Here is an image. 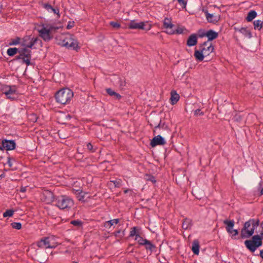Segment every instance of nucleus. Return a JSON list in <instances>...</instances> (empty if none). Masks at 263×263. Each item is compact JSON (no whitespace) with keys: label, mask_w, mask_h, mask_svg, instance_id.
Instances as JSON below:
<instances>
[{"label":"nucleus","mask_w":263,"mask_h":263,"mask_svg":"<svg viewBox=\"0 0 263 263\" xmlns=\"http://www.w3.org/2000/svg\"><path fill=\"white\" fill-rule=\"evenodd\" d=\"M58 44L76 51H78V49L80 48V46L78 45V42L71 37H65L62 39L61 43L59 42Z\"/></svg>","instance_id":"5"},{"label":"nucleus","mask_w":263,"mask_h":263,"mask_svg":"<svg viewBox=\"0 0 263 263\" xmlns=\"http://www.w3.org/2000/svg\"><path fill=\"white\" fill-rule=\"evenodd\" d=\"M115 236L116 237H118L119 238H122L124 237L125 234L124 231L118 230L114 233Z\"/></svg>","instance_id":"40"},{"label":"nucleus","mask_w":263,"mask_h":263,"mask_svg":"<svg viewBox=\"0 0 263 263\" xmlns=\"http://www.w3.org/2000/svg\"><path fill=\"white\" fill-rule=\"evenodd\" d=\"M135 239L137 241L138 244L140 246H143L144 245V241L147 240L146 239H144L142 237H141L139 234L136 235Z\"/></svg>","instance_id":"33"},{"label":"nucleus","mask_w":263,"mask_h":263,"mask_svg":"<svg viewBox=\"0 0 263 263\" xmlns=\"http://www.w3.org/2000/svg\"><path fill=\"white\" fill-rule=\"evenodd\" d=\"M204 115V112L201 111L200 109H197L194 111V115L198 116H203Z\"/></svg>","instance_id":"50"},{"label":"nucleus","mask_w":263,"mask_h":263,"mask_svg":"<svg viewBox=\"0 0 263 263\" xmlns=\"http://www.w3.org/2000/svg\"><path fill=\"white\" fill-rule=\"evenodd\" d=\"M192 226V220L188 218H185L182 222V228L184 230H187Z\"/></svg>","instance_id":"27"},{"label":"nucleus","mask_w":263,"mask_h":263,"mask_svg":"<svg viewBox=\"0 0 263 263\" xmlns=\"http://www.w3.org/2000/svg\"><path fill=\"white\" fill-rule=\"evenodd\" d=\"M11 158L9 157H8V161H7V163L8 164L9 167H12V162H11Z\"/></svg>","instance_id":"60"},{"label":"nucleus","mask_w":263,"mask_h":263,"mask_svg":"<svg viewBox=\"0 0 263 263\" xmlns=\"http://www.w3.org/2000/svg\"><path fill=\"white\" fill-rule=\"evenodd\" d=\"M43 195L44 197V201L47 203H50L54 201V196L52 192L49 190H45Z\"/></svg>","instance_id":"15"},{"label":"nucleus","mask_w":263,"mask_h":263,"mask_svg":"<svg viewBox=\"0 0 263 263\" xmlns=\"http://www.w3.org/2000/svg\"><path fill=\"white\" fill-rule=\"evenodd\" d=\"M171 23H172L171 21V20L168 18H167V17H165L164 18V22H163V26H164V27L165 28L167 26V25L169 24H171Z\"/></svg>","instance_id":"52"},{"label":"nucleus","mask_w":263,"mask_h":263,"mask_svg":"<svg viewBox=\"0 0 263 263\" xmlns=\"http://www.w3.org/2000/svg\"><path fill=\"white\" fill-rule=\"evenodd\" d=\"M199 248L200 245L199 241L197 239L194 240L193 242L192 247L193 252L196 255H198L199 253Z\"/></svg>","instance_id":"22"},{"label":"nucleus","mask_w":263,"mask_h":263,"mask_svg":"<svg viewBox=\"0 0 263 263\" xmlns=\"http://www.w3.org/2000/svg\"><path fill=\"white\" fill-rule=\"evenodd\" d=\"M143 246H144L146 251L147 252L149 251L150 253H152L153 252L155 251L157 248L156 246L152 243V242L148 240L144 241V245Z\"/></svg>","instance_id":"18"},{"label":"nucleus","mask_w":263,"mask_h":263,"mask_svg":"<svg viewBox=\"0 0 263 263\" xmlns=\"http://www.w3.org/2000/svg\"><path fill=\"white\" fill-rule=\"evenodd\" d=\"M194 56L197 61H202L204 59L205 55L202 51L201 49L199 48V50H195Z\"/></svg>","instance_id":"21"},{"label":"nucleus","mask_w":263,"mask_h":263,"mask_svg":"<svg viewBox=\"0 0 263 263\" xmlns=\"http://www.w3.org/2000/svg\"><path fill=\"white\" fill-rule=\"evenodd\" d=\"M148 122L152 127H154V133H155L158 129V127H159L161 125V118L158 116L153 115H150Z\"/></svg>","instance_id":"8"},{"label":"nucleus","mask_w":263,"mask_h":263,"mask_svg":"<svg viewBox=\"0 0 263 263\" xmlns=\"http://www.w3.org/2000/svg\"><path fill=\"white\" fill-rule=\"evenodd\" d=\"M42 6L45 9H46L48 11H49V10L52 9L53 7L48 3H44L43 2L41 3Z\"/></svg>","instance_id":"45"},{"label":"nucleus","mask_w":263,"mask_h":263,"mask_svg":"<svg viewBox=\"0 0 263 263\" xmlns=\"http://www.w3.org/2000/svg\"><path fill=\"white\" fill-rule=\"evenodd\" d=\"M73 96V92L67 88L60 89L55 95L57 102L61 104H65L69 102Z\"/></svg>","instance_id":"3"},{"label":"nucleus","mask_w":263,"mask_h":263,"mask_svg":"<svg viewBox=\"0 0 263 263\" xmlns=\"http://www.w3.org/2000/svg\"><path fill=\"white\" fill-rule=\"evenodd\" d=\"M26 188H27L26 186H21L20 189V191L21 192L24 193L26 191Z\"/></svg>","instance_id":"62"},{"label":"nucleus","mask_w":263,"mask_h":263,"mask_svg":"<svg viewBox=\"0 0 263 263\" xmlns=\"http://www.w3.org/2000/svg\"><path fill=\"white\" fill-rule=\"evenodd\" d=\"M167 128V125H166L165 124V123H162L161 122V125L159 126V127H158V129H160V128H162V129H166Z\"/></svg>","instance_id":"58"},{"label":"nucleus","mask_w":263,"mask_h":263,"mask_svg":"<svg viewBox=\"0 0 263 263\" xmlns=\"http://www.w3.org/2000/svg\"><path fill=\"white\" fill-rule=\"evenodd\" d=\"M144 179L146 181H151L153 183H155L156 182V180L155 179V177L150 174H145L144 175Z\"/></svg>","instance_id":"34"},{"label":"nucleus","mask_w":263,"mask_h":263,"mask_svg":"<svg viewBox=\"0 0 263 263\" xmlns=\"http://www.w3.org/2000/svg\"><path fill=\"white\" fill-rule=\"evenodd\" d=\"M254 195L260 197L263 195V181H260L254 191Z\"/></svg>","instance_id":"19"},{"label":"nucleus","mask_w":263,"mask_h":263,"mask_svg":"<svg viewBox=\"0 0 263 263\" xmlns=\"http://www.w3.org/2000/svg\"><path fill=\"white\" fill-rule=\"evenodd\" d=\"M184 30V29L183 28L178 27L177 29H175V30H174V31H175V33L176 34L183 33Z\"/></svg>","instance_id":"51"},{"label":"nucleus","mask_w":263,"mask_h":263,"mask_svg":"<svg viewBox=\"0 0 263 263\" xmlns=\"http://www.w3.org/2000/svg\"><path fill=\"white\" fill-rule=\"evenodd\" d=\"M74 22L73 21L70 22L69 21L68 23V25L66 27L67 29H70L74 26Z\"/></svg>","instance_id":"54"},{"label":"nucleus","mask_w":263,"mask_h":263,"mask_svg":"<svg viewBox=\"0 0 263 263\" xmlns=\"http://www.w3.org/2000/svg\"><path fill=\"white\" fill-rule=\"evenodd\" d=\"M199 36L200 37L206 36L208 39V41L209 42L216 39L218 36V34L215 31L210 29L207 31L206 32H203V34H199Z\"/></svg>","instance_id":"14"},{"label":"nucleus","mask_w":263,"mask_h":263,"mask_svg":"<svg viewBox=\"0 0 263 263\" xmlns=\"http://www.w3.org/2000/svg\"><path fill=\"white\" fill-rule=\"evenodd\" d=\"M18 53H20V55L16 57V60H19V59L23 60V55H21V54H22V53L21 52H18Z\"/></svg>","instance_id":"63"},{"label":"nucleus","mask_w":263,"mask_h":263,"mask_svg":"<svg viewBox=\"0 0 263 263\" xmlns=\"http://www.w3.org/2000/svg\"><path fill=\"white\" fill-rule=\"evenodd\" d=\"M23 62L25 63L27 66L31 65L30 59H25L24 57L23 58Z\"/></svg>","instance_id":"55"},{"label":"nucleus","mask_w":263,"mask_h":263,"mask_svg":"<svg viewBox=\"0 0 263 263\" xmlns=\"http://www.w3.org/2000/svg\"><path fill=\"white\" fill-rule=\"evenodd\" d=\"M166 143L164 139L160 135H158L151 140V146L153 147H155L157 145H163Z\"/></svg>","instance_id":"13"},{"label":"nucleus","mask_w":263,"mask_h":263,"mask_svg":"<svg viewBox=\"0 0 263 263\" xmlns=\"http://www.w3.org/2000/svg\"><path fill=\"white\" fill-rule=\"evenodd\" d=\"M105 90L106 92L109 96L113 97L116 100H119L121 99L122 96L119 93L114 91L111 88H108Z\"/></svg>","instance_id":"20"},{"label":"nucleus","mask_w":263,"mask_h":263,"mask_svg":"<svg viewBox=\"0 0 263 263\" xmlns=\"http://www.w3.org/2000/svg\"><path fill=\"white\" fill-rule=\"evenodd\" d=\"M51 11L54 13L58 15V17H60V14H59V9L58 8H52V9H51Z\"/></svg>","instance_id":"56"},{"label":"nucleus","mask_w":263,"mask_h":263,"mask_svg":"<svg viewBox=\"0 0 263 263\" xmlns=\"http://www.w3.org/2000/svg\"><path fill=\"white\" fill-rule=\"evenodd\" d=\"M177 2L181 6L182 8L185 9L186 8L187 4L186 0H177Z\"/></svg>","instance_id":"49"},{"label":"nucleus","mask_w":263,"mask_h":263,"mask_svg":"<svg viewBox=\"0 0 263 263\" xmlns=\"http://www.w3.org/2000/svg\"><path fill=\"white\" fill-rule=\"evenodd\" d=\"M11 226L13 229L20 230L22 228V224L20 222H12Z\"/></svg>","instance_id":"44"},{"label":"nucleus","mask_w":263,"mask_h":263,"mask_svg":"<svg viewBox=\"0 0 263 263\" xmlns=\"http://www.w3.org/2000/svg\"><path fill=\"white\" fill-rule=\"evenodd\" d=\"M2 144L3 149H6L7 151L13 150L16 147V143L14 140L4 139L2 140Z\"/></svg>","instance_id":"11"},{"label":"nucleus","mask_w":263,"mask_h":263,"mask_svg":"<svg viewBox=\"0 0 263 263\" xmlns=\"http://www.w3.org/2000/svg\"><path fill=\"white\" fill-rule=\"evenodd\" d=\"M197 35L196 34H192L188 37L186 41V45L189 47L194 46L197 44Z\"/></svg>","instance_id":"17"},{"label":"nucleus","mask_w":263,"mask_h":263,"mask_svg":"<svg viewBox=\"0 0 263 263\" xmlns=\"http://www.w3.org/2000/svg\"><path fill=\"white\" fill-rule=\"evenodd\" d=\"M23 57H24L25 59H31V53H29L28 54L26 53V54H24Z\"/></svg>","instance_id":"59"},{"label":"nucleus","mask_w":263,"mask_h":263,"mask_svg":"<svg viewBox=\"0 0 263 263\" xmlns=\"http://www.w3.org/2000/svg\"><path fill=\"white\" fill-rule=\"evenodd\" d=\"M259 224L262 229L260 234L253 236L250 239L246 240L244 242L246 248L252 253L262 245L263 221Z\"/></svg>","instance_id":"2"},{"label":"nucleus","mask_w":263,"mask_h":263,"mask_svg":"<svg viewBox=\"0 0 263 263\" xmlns=\"http://www.w3.org/2000/svg\"><path fill=\"white\" fill-rule=\"evenodd\" d=\"M239 32L244 34L245 36H248L249 38L252 37L251 32L247 30V27H241L239 30Z\"/></svg>","instance_id":"31"},{"label":"nucleus","mask_w":263,"mask_h":263,"mask_svg":"<svg viewBox=\"0 0 263 263\" xmlns=\"http://www.w3.org/2000/svg\"><path fill=\"white\" fill-rule=\"evenodd\" d=\"M55 205L61 210H69L74 204L73 200L66 195L58 196L55 199Z\"/></svg>","instance_id":"4"},{"label":"nucleus","mask_w":263,"mask_h":263,"mask_svg":"<svg viewBox=\"0 0 263 263\" xmlns=\"http://www.w3.org/2000/svg\"><path fill=\"white\" fill-rule=\"evenodd\" d=\"M259 219H250L245 222L240 231V238L242 239L252 237L255 229L259 225Z\"/></svg>","instance_id":"1"},{"label":"nucleus","mask_w":263,"mask_h":263,"mask_svg":"<svg viewBox=\"0 0 263 263\" xmlns=\"http://www.w3.org/2000/svg\"><path fill=\"white\" fill-rule=\"evenodd\" d=\"M200 49H201L205 56H208L212 53L214 49V46L212 43H210L208 41L204 42L203 43L200 44L199 46Z\"/></svg>","instance_id":"9"},{"label":"nucleus","mask_w":263,"mask_h":263,"mask_svg":"<svg viewBox=\"0 0 263 263\" xmlns=\"http://www.w3.org/2000/svg\"><path fill=\"white\" fill-rule=\"evenodd\" d=\"M257 16V13L254 10H251L247 14L246 20L248 22H251Z\"/></svg>","instance_id":"28"},{"label":"nucleus","mask_w":263,"mask_h":263,"mask_svg":"<svg viewBox=\"0 0 263 263\" xmlns=\"http://www.w3.org/2000/svg\"><path fill=\"white\" fill-rule=\"evenodd\" d=\"M3 89L4 91V93L7 96L8 99H11L12 100L14 99V98L12 97L11 95L16 93V87L15 85L5 86Z\"/></svg>","instance_id":"12"},{"label":"nucleus","mask_w":263,"mask_h":263,"mask_svg":"<svg viewBox=\"0 0 263 263\" xmlns=\"http://www.w3.org/2000/svg\"><path fill=\"white\" fill-rule=\"evenodd\" d=\"M254 28L260 30L263 26V21L261 20H256L253 22Z\"/></svg>","instance_id":"30"},{"label":"nucleus","mask_w":263,"mask_h":263,"mask_svg":"<svg viewBox=\"0 0 263 263\" xmlns=\"http://www.w3.org/2000/svg\"><path fill=\"white\" fill-rule=\"evenodd\" d=\"M87 148L90 151L94 152L93 150V145L90 143H88L87 144Z\"/></svg>","instance_id":"57"},{"label":"nucleus","mask_w":263,"mask_h":263,"mask_svg":"<svg viewBox=\"0 0 263 263\" xmlns=\"http://www.w3.org/2000/svg\"><path fill=\"white\" fill-rule=\"evenodd\" d=\"M14 211L12 209H9L6 210V212H5L3 213V217H12L13 215L14 214Z\"/></svg>","instance_id":"35"},{"label":"nucleus","mask_w":263,"mask_h":263,"mask_svg":"<svg viewBox=\"0 0 263 263\" xmlns=\"http://www.w3.org/2000/svg\"><path fill=\"white\" fill-rule=\"evenodd\" d=\"M147 23L143 22L137 23L135 20L131 21L128 25V28L131 29H141L149 30L151 28V25L147 24Z\"/></svg>","instance_id":"7"},{"label":"nucleus","mask_w":263,"mask_h":263,"mask_svg":"<svg viewBox=\"0 0 263 263\" xmlns=\"http://www.w3.org/2000/svg\"><path fill=\"white\" fill-rule=\"evenodd\" d=\"M21 39L19 37H16L15 39L11 40V41L9 43L10 46L16 45L20 43Z\"/></svg>","instance_id":"42"},{"label":"nucleus","mask_w":263,"mask_h":263,"mask_svg":"<svg viewBox=\"0 0 263 263\" xmlns=\"http://www.w3.org/2000/svg\"><path fill=\"white\" fill-rule=\"evenodd\" d=\"M17 52H19V49L16 47L10 48L7 51V54L10 57L14 56Z\"/></svg>","instance_id":"29"},{"label":"nucleus","mask_w":263,"mask_h":263,"mask_svg":"<svg viewBox=\"0 0 263 263\" xmlns=\"http://www.w3.org/2000/svg\"><path fill=\"white\" fill-rule=\"evenodd\" d=\"M58 238L54 236H50L47 237V240L48 241L49 248H55L58 246L59 243L57 241Z\"/></svg>","instance_id":"16"},{"label":"nucleus","mask_w":263,"mask_h":263,"mask_svg":"<svg viewBox=\"0 0 263 263\" xmlns=\"http://www.w3.org/2000/svg\"><path fill=\"white\" fill-rule=\"evenodd\" d=\"M77 192H79L77 198L79 201H81L83 202H84L85 200H84L85 197V193H84L82 191H77Z\"/></svg>","instance_id":"38"},{"label":"nucleus","mask_w":263,"mask_h":263,"mask_svg":"<svg viewBox=\"0 0 263 263\" xmlns=\"http://www.w3.org/2000/svg\"><path fill=\"white\" fill-rule=\"evenodd\" d=\"M110 182H112L116 187H120L121 185V180L120 179H117L115 180L110 181Z\"/></svg>","instance_id":"47"},{"label":"nucleus","mask_w":263,"mask_h":263,"mask_svg":"<svg viewBox=\"0 0 263 263\" xmlns=\"http://www.w3.org/2000/svg\"><path fill=\"white\" fill-rule=\"evenodd\" d=\"M109 25L114 29H118L121 27V24L118 22H110Z\"/></svg>","instance_id":"39"},{"label":"nucleus","mask_w":263,"mask_h":263,"mask_svg":"<svg viewBox=\"0 0 263 263\" xmlns=\"http://www.w3.org/2000/svg\"><path fill=\"white\" fill-rule=\"evenodd\" d=\"M40 36L45 42H49L53 38V35L47 30V27H43L39 31Z\"/></svg>","instance_id":"10"},{"label":"nucleus","mask_w":263,"mask_h":263,"mask_svg":"<svg viewBox=\"0 0 263 263\" xmlns=\"http://www.w3.org/2000/svg\"><path fill=\"white\" fill-rule=\"evenodd\" d=\"M114 220H109L107 221H106L104 223V226L105 228H110L112 226V223H111V221H113Z\"/></svg>","instance_id":"53"},{"label":"nucleus","mask_w":263,"mask_h":263,"mask_svg":"<svg viewBox=\"0 0 263 263\" xmlns=\"http://www.w3.org/2000/svg\"><path fill=\"white\" fill-rule=\"evenodd\" d=\"M175 27V25H173L172 23L169 24L167 25V26L166 27V29H167L168 30L167 31V33L170 34H175V31L174 29V27Z\"/></svg>","instance_id":"32"},{"label":"nucleus","mask_w":263,"mask_h":263,"mask_svg":"<svg viewBox=\"0 0 263 263\" xmlns=\"http://www.w3.org/2000/svg\"><path fill=\"white\" fill-rule=\"evenodd\" d=\"M70 223L74 226L80 227L82 226L83 222L79 220H74L70 221Z\"/></svg>","instance_id":"41"},{"label":"nucleus","mask_w":263,"mask_h":263,"mask_svg":"<svg viewBox=\"0 0 263 263\" xmlns=\"http://www.w3.org/2000/svg\"><path fill=\"white\" fill-rule=\"evenodd\" d=\"M28 48L26 47V46H25V48H21L20 49H19V52H21L22 53V54H21V55H23L24 54H28V53H31V51L29 49H28Z\"/></svg>","instance_id":"43"},{"label":"nucleus","mask_w":263,"mask_h":263,"mask_svg":"<svg viewBox=\"0 0 263 263\" xmlns=\"http://www.w3.org/2000/svg\"><path fill=\"white\" fill-rule=\"evenodd\" d=\"M171 100L172 104H176L179 99V95L177 93L175 90H172L171 92Z\"/></svg>","instance_id":"23"},{"label":"nucleus","mask_w":263,"mask_h":263,"mask_svg":"<svg viewBox=\"0 0 263 263\" xmlns=\"http://www.w3.org/2000/svg\"><path fill=\"white\" fill-rule=\"evenodd\" d=\"M175 180L177 184L181 183L182 180H185V174H183V175H180L178 176L177 174H176Z\"/></svg>","instance_id":"36"},{"label":"nucleus","mask_w":263,"mask_h":263,"mask_svg":"<svg viewBox=\"0 0 263 263\" xmlns=\"http://www.w3.org/2000/svg\"><path fill=\"white\" fill-rule=\"evenodd\" d=\"M206 17L209 22L215 24L219 21V18L217 16H214L212 14L209 13L208 11L205 13Z\"/></svg>","instance_id":"25"},{"label":"nucleus","mask_w":263,"mask_h":263,"mask_svg":"<svg viewBox=\"0 0 263 263\" xmlns=\"http://www.w3.org/2000/svg\"><path fill=\"white\" fill-rule=\"evenodd\" d=\"M223 223L226 225V229L227 232L231 234V238L233 239H237L238 238L236 237L238 235L239 232L236 229H233L235 222L233 220L226 219L223 221Z\"/></svg>","instance_id":"6"},{"label":"nucleus","mask_w":263,"mask_h":263,"mask_svg":"<svg viewBox=\"0 0 263 263\" xmlns=\"http://www.w3.org/2000/svg\"><path fill=\"white\" fill-rule=\"evenodd\" d=\"M118 81V84L120 87H122L125 85L126 82L124 79H122L120 77L117 78Z\"/></svg>","instance_id":"46"},{"label":"nucleus","mask_w":263,"mask_h":263,"mask_svg":"<svg viewBox=\"0 0 263 263\" xmlns=\"http://www.w3.org/2000/svg\"><path fill=\"white\" fill-rule=\"evenodd\" d=\"M112 220H114L113 221H111V223H112V226L115 223V224H117L119 222V219L117 218V219H112Z\"/></svg>","instance_id":"61"},{"label":"nucleus","mask_w":263,"mask_h":263,"mask_svg":"<svg viewBox=\"0 0 263 263\" xmlns=\"http://www.w3.org/2000/svg\"><path fill=\"white\" fill-rule=\"evenodd\" d=\"M37 258L39 259V260L40 261V262L42 263L43 261H45L46 260V257H44L43 259H41L39 258V256H37Z\"/></svg>","instance_id":"64"},{"label":"nucleus","mask_w":263,"mask_h":263,"mask_svg":"<svg viewBox=\"0 0 263 263\" xmlns=\"http://www.w3.org/2000/svg\"><path fill=\"white\" fill-rule=\"evenodd\" d=\"M37 246L39 248H49L48 246V241L47 240V237L42 238L40 241L37 242Z\"/></svg>","instance_id":"24"},{"label":"nucleus","mask_w":263,"mask_h":263,"mask_svg":"<svg viewBox=\"0 0 263 263\" xmlns=\"http://www.w3.org/2000/svg\"><path fill=\"white\" fill-rule=\"evenodd\" d=\"M38 41L41 43L42 41L40 40L38 37H32L31 40V41L28 44H23L22 45L24 46H26V47L29 48H32L33 45L36 44Z\"/></svg>","instance_id":"26"},{"label":"nucleus","mask_w":263,"mask_h":263,"mask_svg":"<svg viewBox=\"0 0 263 263\" xmlns=\"http://www.w3.org/2000/svg\"><path fill=\"white\" fill-rule=\"evenodd\" d=\"M46 27L47 28V30H48L52 34H53V33L55 32L59 28L58 27H54L49 25H46Z\"/></svg>","instance_id":"37"},{"label":"nucleus","mask_w":263,"mask_h":263,"mask_svg":"<svg viewBox=\"0 0 263 263\" xmlns=\"http://www.w3.org/2000/svg\"><path fill=\"white\" fill-rule=\"evenodd\" d=\"M136 235H139L136 232V227H133L131 229L129 237H133L134 236L136 237Z\"/></svg>","instance_id":"48"}]
</instances>
